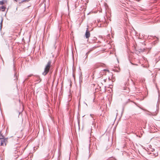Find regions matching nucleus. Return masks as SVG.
I'll list each match as a JSON object with an SVG mask.
<instances>
[{
  "mask_svg": "<svg viewBox=\"0 0 160 160\" xmlns=\"http://www.w3.org/2000/svg\"><path fill=\"white\" fill-rule=\"evenodd\" d=\"M51 61L49 60L45 66L44 72L42 73V74L43 75H46L49 72L51 67Z\"/></svg>",
  "mask_w": 160,
  "mask_h": 160,
  "instance_id": "f257e3e1",
  "label": "nucleus"
},
{
  "mask_svg": "<svg viewBox=\"0 0 160 160\" xmlns=\"http://www.w3.org/2000/svg\"><path fill=\"white\" fill-rule=\"evenodd\" d=\"M7 140V138H4V136L0 132V146H4V145L6 146Z\"/></svg>",
  "mask_w": 160,
  "mask_h": 160,
  "instance_id": "f03ea898",
  "label": "nucleus"
},
{
  "mask_svg": "<svg viewBox=\"0 0 160 160\" xmlns=\"http://www.w3.org/2000/svg\"><path fill=\"white\" fill-rule=\"evenodd\" d=\"M13 71L14 72V76L13 78V80L15 81V83H17V81L18 80V75H17V73L16 72V70L15 68V66L14 64H13Z\"/></svg>",
  "mask_w": 160,
  "mask_h": 160,
  "instance_id": "7ed1b4c3",
  "label": "nucleus"
},
{
  "mask_svg": "<svg viewBox=\"0 0 160 160\" xmlns=\"http://www.w3.org/2000/svg\"><path fill=\"white\" fill-rule=\"evenodd\" d=\"M85 36L86 38H88L90 36V33L89 31L88 30V28H87V30L86 31Z\"/></svg>",
  "mask_w": 160,
  "mask_h": 160,
  "instance_id": "20e7f679",
  "label": "nucleus"
},
{
  "mask_svg": "<svg viewBox=\"0 0 160 160\" xmlns=\"http://www.w3.org/2000/svg\"><path fill=\"white\" fill-rule=\"evenodd\" d=\"M144 50L145 49L143 48H138V51L139 52H142L144 51Z\"/></svg>",
  "mask_w": 160,
  "mask_h": 160,
  "instance_id": "39448f33",
  "label": "nucleus"
},
{
  "mask_svg": "<svg viewBox=\"0 0 160 160\" xmlns=\"http://www.w3.org/2000/svg\"><path fill=\"white\" fill-rule=\"evenodd\" d=\"M5 8V7L3 6H2L1 7L0 6V11L3 12L4 11Z\"/></svg>",
  "mask_w": 160,
  "mask_h": 160,
  "instance_id": "423d86ee",
  "label": "nucleus"
},
{
  "mask_svg": "<svg viewBox=\"0 0 160 160\" xmlns=\"http://www.w3.org/2000/svg\"><path fill=\"white\" fill-rule=\"evenodd\" d=\"M101 63H98L96 64L94 66V68H97L101 66Z\"/></svg>",
  "mask_w": 160,
  "mask_h": 160,
  "instance_id": "0eeeda50",
  "label": "nucleus"
},
{
  "mask_svg": "<svg viewBox=\"0 0 160 160\" xmlns=\"http://www.w3.org/2000/svg\"><path fill=\"white\" fill-rule=\"evenodd\" d=\"M18 148H19L18 147H17V148L16 149H17L16 150H15V149H16L15 148L14 149L13 151H14V153H17L18 152V149H18Z\"/></svg>",
  "mask_w": 160,
  "mask_h": 160,
  "instance_id": "6e6552de",
  "label": "nucleus"
},
{
  "mask_svg": "<svg viewBox=\"0 0 160 160\" xmlns=\"http://www.w3.org/2000/svg\"><path fill=\"white\" fill-rule=\"evenodd\" d=\"M3 21V19L2 18L1 20V22L0 23V29H1V28H2V23Z\"/></svg>",
  "mask_w": 160,
  "mask_h": 160,
  "instance_id": "1a4fd4ad",
  "label": "nucleus"
},
{
  "mask_svg": "<svg viewBox=\"0 0 160 160\" xmlns=\"http://www.w3.org/2000/svg\"><path fill=\"white\" fill-rule=\"evenodd\" d=\"M4 4V2L3 0L0 1V4L3 5Z\"/></svg>",
  "mask_w": 160,
  "mask_h": 160,
  "instance_id": "9d476101",
  "label": "nucleus"
},
{
  "mask_svg": "<svg viewBox=\"0 0 160 160\" xmlns=\"http://www.w3.org/2000/svg\"><path fill=\"white\" fill-rule=\"evenodd\" d=\"M77 6H78V4H77L76 3V4H75V8H76V7H77Z\"/></svg>",
  "mask_w": 160,
  "mask_h": 160,
  "instance_id": "9b49d317",
  "label": "nucleus"
},
{
  "mask_svg": "<svg viewBox=\"0 0 160 160\" xmlns=\"http://www.w3.org/2000/svg\"><path fill=\"white\" fill-rule=\"evenodd\" d=\"M32 75H32V74H30V75H28V77H30L32 76Z\"/></svg>",
  "mask_w": 160,
  "mask_h": 160,
  "instance_id": "f8f14e48",
  "label": "nucleus"
},
{
  "mask_svg": "<svg viewBox=\"0 0 160 160\" xmlns=\"http://www.w3.org/2000/svg\"><path fill=\"white\" fill-rule=\"evenodd\" d=\"M49 159V158L48 157L44 159V160H48Z\"/></svg>",
  "mask_w": 160,
  "mask_h": 160,
  "instance_id": "ddd939ff",
  "label": "nucleus"
},
{
  "mask_svg": "<svg viewBox=\"0 0 160 160\" xmlns=\"http://www.w3.org/2000/svg\"><path fill=\"white\" fill-rule=\"evenodd\" d=\"M88 54H87V53H86V58H87L88 57Z\"/></svg>",
  "mask_w": 160,
  "mask_h": 160,
  "instance_id": "4468645a",
  "label": "nucleus"
},
{
  "mask_svg": "<svg viewBox=\"0 0 160 160\" xmlns=\"http://www.w3.org/2000/svg\"><path fill=\"white\" fill-rule=\"evenodd\" d=\"M88 54H87V53H86V58H87L88 57Z\"/></svg>",
  "mask_w": 160,
  "mask_h": 160,
  "instance_id": "2eb2a0df",
  "label": "nucleus"
},
{
  "mask_svg": "<svg viewBox=\"0 0 160 160\" xmlns=\"http://www.w3.org/2000/svg\"><path fill=\"white\" fill-rule=\"evenodd\" d=\"M90 51H88L87 52V54H89L90 52Z\"/></svg>",
  "mask_w": 160,
  "mask_h": 160,
  "instance_id": "dca6fc26",
  "label": "nucleus"
},
{
  "mask_svg": "<svg viewBox=\"0 0 160 160\" xmlns=\"http://www.w3.org/2000/svg\"><path fill=\"white\" fill-rule=\"evenodd\" d=\"M14 1H16V2H17L18 1V0H14Z\"/></svg>",
  "mask_w": 160,
  "mask_h": 160,
  "instance_id": "f3484780",
  "label": "nucleus"
},
{
  "mask_svg": "<svg viewBox=\"0 0 160 160\" xmlns=\"http://www.w3.org/2000/svg\"><path fill=\"white\" fill-rule=\"evenodd\" d=\"M90 116H91L92 117V114H90Z\"/></svg>",
  "mask_w": 160,
  "mask_h": 160,
  "instance_id": "a211bd4d",
  "label": "nucleus"
},
{
  "mask_svg": "<svg viewBox=\"0 0 160 160\" xmlns=\"http://www.w3.org/2000/svg\"><path fill=\"white\" fill-rule=\"evenodd\" d=\"M108 160H110V158H108Z\"/></svg>",
  "mask_w": 160,
  "mask_h": 160,
  "instance_id": "6ab92c4d",
  "label": "nucleus"
},
{
  "mask_svg": "<svg viewBox=\"0 0 160 160\" xmlns=\"http://www.w3.org/2000/svg\"><path fill=\"white\" fill-rule=\"evenodd\" d=\"M28 79V78H26V79L25 80H27Z\"/></svg>",
  "mask_w": 160,
  "mask_h": 160,
  "instance_id": "aec40b11",
  "label": "nucleus"
},
{
  "mask_svg": "<svg viewBox=\"0 0 160 160\" xmlns=\"http://www.w3.org/2000/svg\"><path fill=\"white\" fill-rule=\"evenodd\" d=\"M104 80L105 82H106V80L105 79Z\"/></svg>",
  "mask_w": 160,
  "mask_h": 160,
  "instance_id": "412c9836",
  "label": "nucleus"
}]
</instances>
